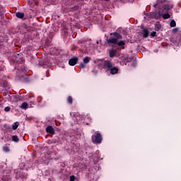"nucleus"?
I'll list each match as a JSON object with an SVG mask.
<instances>
[{
    "instance_id": "obj_10",
    "label": "nucleus",
    "mask_w": 181,
    "mask_h": 181,
    "mask_svg": "<svg viewBox=\"0 0 181 181\" xmlns=\"http://www.w3.org/2000/svg\"><path fill=\"white\" fill-rule=\"evenodd\" d=\"M110 74H117L118 73V67L117 66L112 67V69H110Z\"/></svg>"
},
{
    "instance_id": "obj_26",
    "label": "nucleus",
    "mask_w": 181,
    "mask_h": 181,
    "mask_svg": "<svg viewBox=\"0 0 181 181\" xmlns=\"http://www.w3.org/2000/svg\"><path fill=\"white\" fill-rule=\"evenodd\" d=\"M178 30H179V28H174V29L173 30V32L174 33H176L178 32Z\"/></svg>"
},
{
    "instance_id": "obj_24",
    "label": "nucleus",
    "mask_w": 181,
    "mask_h": 181,
    "mask_svg": "<svg viewBox=\"0 0 181 181\" xmlns=\"http://www.w3.org/2000/svg\"><path fill=\"white\" fill-rule=\"evenodd\" d=\"M151 36H152L153 37H155V36H156V32L153 31V32L151 33Z\"/></svg>"
},
{
    "instance_id": "obj_17",
    "label": "nucleus",
    "mask_w": 181,
    "mask_h": 181,
    "mask_svg": "<svg viewBox=\"0 0 181 181\" xmlns=\"http://www.w3.org/2000/svg\"><path fill=\"white\" fill-rule=\"evenodd\" d=\"M90 60H91V59L88 57H86L84 59H83V63H85L86 64H87V63H90Z\"/></svg>"
},
{
    "instance_id": "obj_7",
    "label": "nucleus",
    "mask_w": 181,
    "mask_h": 181,
    "mask_svg": "<svg viewBox=\"0 0 181 181\" xmlns=\"http://www.w3.org/2000/svg\"><path fill=\"white\" fill-rule=\"evenodd\" d=\"M172 8H173V6H172L169 4L164 5L163 6L164 12H168V11H170V9H172Z\"/></svg>"
},
{
    "instance_id": "obj_21",
    "label": "nucleus",
    "mask_w": 181,
    "mask_h": 181,
    "mask_svg": "<svg viewBox=\"0 0 181 181\" xmlns=\"http://www.w3.org/2000/svg\"><path fill=\"white\" fill-rule=\"evenodd\" d=\"M80 66L81 67V69H86V63L81 62L80 64Z\"/></svg>"
},
{
    "instance_id": "obj_25",
    "label": "nucleus",
    "mask_w": 181,
    "mask_h": 181,
    "mask_svg": "<svg viewBox=\"0 0 181 181\" xmlns=\"http://www.w3.org/2000/svg\"><path fill=\"white\" fill-rule=\"evenodd\" d=\"M76 180V177H74V175H72L70 177V181H74Z\"/></svg>"
},
{
    "instance_id": "obj_12",
    "label": "nucleus",
    "mask_w": 181,
    "mask_h": 181,
    "mask_svg": "<svg viewBox=\"0 0 181 181\" xmlns=\"http://www.w3.org/2000/svg\"><path fill=\"white\" fill-rule=\"evenodd\" d=\"M16 16H17L19 19H23V18H25V13L22 12H17Z\"/></svg>"
},
{
    "instance_id": "obj_19",
    "label": "nucleus",
    "mask_w": 181,
    "mask_h": 181,
    "mask_svg": "<svg viewBox=\"0 0 181 181\" xmlns=\"http://www.w3.org/2000/svg\"><path fill=\"white\" fill-rule=\"evenodd\" d=\"M170 28H175L176 26V21L175 20H172L170 23Z\"/></svg>"
},
{
    "instance_id": "obj_16",
    "label": "nucleus",
    "mask_w": 181,
    "mask_h": 181,
    "mask_svg": "<svg viewBox=\"0 0 181 181\" xmlns=\"http://www.w3.org/2000/svg\"><path fill=\"white\" fill-rule=\"evenodd\" d=\"M18 127H19V122H16L13 126L12 129L15 131L16 129H18Z\"/></svg>"
},
{
    "instance_id": "obj_15",
    "label": "nucleus",
    "mask_w": 181,
    "mask_h": 181,
    "mask_svg": "<svg viewBox=\"0 0 181 181\" xmlns=\"http://www.w3.org/2000/svg\"><path fill=\"white\" fill-rule=\"evenodd\" d=\"M28 105H29L28 104V103L24 102L22 103L21 108H22V110H26V108H28Z\"/></svg>"
},
{
    "instance_id": "obj_4",
    "label": "nucleus",
    "mask_w": 181,
    "mask_h": 181,
    "mask_svg": "<svg viewBox=\"0 0 181 181\" xmlns=\"http://www.w3.org/2000/svg\"><path fill=\"white\" fill-rule=\"evenodd\" d=\"M74 117L75 118L74 120L76 121V122H78V121H81V119L84 118V115L75 113L74 114Z\"/></svg>"
},
{
    "instance_id": "obj_1",
    "label": "nucleus",
    "mask_w": 181,
    "mask_h": 181,
    "mask_svg": "<svg viewBox=\"0 0 181 181\" xmlns=\"http://www.w3.org/2000/svg\"><path fill=\"white\" fill-rule=\"evenodd\" d=\"M110 35H114L115 37L110 38L107 40L109 45H117L118 43V40H119V39H122V36H121L118 33H112Z\"/></svg>"
},
{
    "instance_id": "obj_23",
    "label": "nucleus",
    "mask_w": 181,
    "mask_h": 181,
    "mask_svg": "<svg viewBox=\"0 0 181 181\" xmlns=\"http://www.w3.org/2000/svg\"><path fill=\"white\" fill-rule=\"evenodd\" d=\"M4 111H6V112H8V111H11V107H6L4 108Z\"/></svg>"
},
{
    "instance_id": "obj_27",
    "label": "nucleus",
    "mask_w": 181,
    "mask_h": 181,
    "mask_svg": "<svg viewBox=\"0 0 181 181\" xmlns=\"http://www.w3.org/2000/svg\"><path fill=\"white\" fill-rule=\"evenodd\" d=\"M105 1H109V0H105Z\"/></svg>"
},
{
    "instance_id": "obj_8",
    "label": "nucleus",
    "mask_w": 181,
    "mask_h": 181,
    "mask_svg": "<svg viewBox=\"0 0 181 181\" xmlns=\"http://www.w3.org/2000/svg\"><path fill=\"white\" fill-rule=\"evenodd\" d=\"M158 15L160 16H162L163 19H169V18H170V14L169 13L162 14L160 11L158 12Z\"/></svg>"
},
{
    "instance_id": "obj_22",
    "label": "nucleus",
    "mask_w": 181,
    "mask_h": 181,
    "mask_svg": "<svg viewBox=\"0 0 181 181\" xmlns=\"http://www.w3.org/2000/svg\"><path fill=\"white\" fill-rule=\"evenodd\" d=\"M3 149L5 152H9V147L8 146H4Z\"/></svg>"
},
{
    "instance_id": "obj_6",
    "label": "nucleus",
    "mask_w": 181,
    "mask_h": 181,
    "mask_svg": "<svg viewBox=\"0 0 181 181\" xmlns=\"http://www.w3.org/2000/svg\"><path fill=\"white\" fill-rule=\"evenodd\" d=\"M46 132H47V134H50L51 135H54V129L52 126L47 127Z\"/></svg>"
},
{
    "instance_id": "obj_9",
    "label": "nucleus",
    "mask_w": 181,
    "mask_h": 181,
    "mask_svg": "<svg viewBox=\"0 0 181 181\" xmlns=\"http://www.w3.org/2000/svg\"><path fill=\"white\" fill-rule=\"evenodd\" d=\"M117 54V50L115 49H110L109 52V56L110 57H111L112 59L113 57H115V56Z\"/></svg>"
},
{
    "instance_id": "obj_20",
    "label": "nucleus",
    "mask_w": 181,
    "mask_h": 181,
    "mask_svg": "<svg viewBox=\"0 0 181 181\" xmlns=\"http://www.w3.org/2000/svg\"><path fill=\"white\" fill-rule=\"evenodd\" d=\"M68 103L69 104H73V98L71 96L68 97Z\"/></svg>"
},
{
    "instance_id": "obj_18",
    "label": "nucleus",
    "mask_w": 181,
    "mask_h": 181,
    "mask_svg": "<svg viewBox=\"0 0 181 181\" xmlns=\"http://www.w3.org/2000/svg\"><path fill=\"white\" fill-rule=\"evenodd\" d=\"M12 141H13L14 142H19V138L18 137V136L15 135L13 136L11 138Z\"/></svg>"
},
{
    "instance_id": "obj_14",
    "label": "nucleus",
    "mask_w": 181,
    "mask_h": 181,
    "mask_svg": "<svg viewBox=\"0 0 181 181\" xmlns=\"http://www.w3.org/2000/svg\"><path fill=\"white\" fill-rule=\"evenodd\" d=\"M143 36H144V37H148V36H149V31H148V30H146V29H144L143 30Z\"/></svg>"
},
{
    "instance_id": "obj_3",
    "label": "nucleus",
    "mask_w": 181,
    "mask_h": 181,
    "mask_svg": "<svg viewBox=\"0 0 181 181\" xmlns=\"http://www.w3.org/2000/svg\"><path fill=\"white\" fill-rule=\"evenodd\" d=\"M112 62H111L110 61L106 60L104 62L103 69H105L106 71H110V70L112 69Z\"/></svg>"
},
{
    "instance_id": "obj_2",
    "label": "nucleus",
    "mask_w": 181,
    "mask_h": 181,
    "mask_svg": "<svg viewBox=\"0 0 181 181\" xmlns=\"http://www.w3.org/2000/svg\"><path fill=\"white\" fill-rule=\"evenodd\" d=\"M102 141L103 136L100 133H96L95 136H92V141L93 144H101Z\"/></svg>"
},
{
    "instance_id": "obj_13",
    "label": "nucleus",
    "mask_w": 181,
    "mask_h": 181,
    "mask_svg": "<svg viewBox=\"0 0 181 181\" xmlns=\"http://www.w3.org/2000/svg\"><path fill=\"white\" fill-rule=\"evenodd\" d=\"M117 45L119 46L121 49H125V41H120L117 42Z\"/></svg>"
},
{
    "instance_id": "obj_11",
    "label": "nucleus",
    "mask_w": 181,
    "mask_h": 181,
    "mask_svg": "<svg viewBox=\"0 0 181 181\" xmlns=\"http://www.w3.org/2000/svg\"><path fill=\"white\" fill-rule=\"evenodd\" d=\"M164 2H166V0H157V3L154 5V8H156L157 6H160L162 4H164Z\"/></svg>"
},
{
    "instance_id": "obj_5",
    "label": "nucleus",
    "mask_w": 181,
    "mask_h": 181,
    "mask_svg": "<svg viewBox=\"0 0 181 181\" xmlns=\"http://www.w3.org/2000/svg\"><path fill=\"white\" fill-rule=\"evenodd\" d=\"M77 62H78V59L77 57H74L69 59V64L70 66H76V64H77Z\"/></svg>"
}]
</instances>
